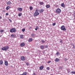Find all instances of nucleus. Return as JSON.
I'll use <instances>...</instances> for the list:
<instances>
[{"instance_id":"obj_5","label":"nucleus","mask_w":75,"mask_h":75,"mask_svg":"<svg viewBox=\"0 0 75 75\" xmlns=\"http://www.w3.org/2000/svg\"><path fill=\"white\" fill-rule=\"evenodd\" d=\"M39 14L40 13L38 12L37 11H35V13H34V16L37 17V16H38V15H39Z\"/></svg>"},{"instance_id":"obj_25","label":"nucleus","mask_w":75,"mask_h":75,"mask_svg":"<svg viewBox=\"0 0 75 75\" xmlns=\"http://www.w3.org/2000/svg\"><path fill=\"white\" fill-rule=\"evenodd\" d=\"M38 28H39V27H38V26H36V28L35 29V30H38Z\"/></svg>"},{"instance_id":"obj_10","label":"nucleus","mask_w":75,"mask_h":75,"mask_svg":"<svg viewBox=\"0 0 75 75\" xmlns=\"http://www.w3.org/2000/svg\"><path fill=\"white\" fill-rule=\"evenodd\" d=\"M4 64L6 66H8V62H7V61H5Z\"/></svg>"},{"instance_id":"obj_34","label":"nucleus","mask_w":75,"mask_h":75,"mask_svg":"<svg viewBox=\"0 0 75 75\" xmlns=\"http://www.w3.org/2000/svg\"><path fill=\"white\" fill-rule=\"evenodd\" d=\"M21 16V13H19L18 14V16H19V17H20V16Z\"/></svg>"},{"instance_id":"obj_50","label":"nucleus","mask_w":75,"mask_h":75,"mask_svg":"<svg viewBox=\"0 0 75 75\" xmlns=\"http://www.w3.org/2000/svg\"><path fill=\"white\" fill-rule=\"evenodd\" d=\"M70 71H68V72L69 73V72Z\"/></svg>"},{"instance_id":"obj_45","label":"nucleus","mask_w":75,"mask_h":75,"mask_svg":"<svg viewBox=\"0 0 75 75\" xmlns=\"http://www.w3.org/2000/svg\"><path fill=\"white\" fill-rule=\"evenodd\" d=\"M33 75H35V73H34L33 74Z\"/></svg>"},{"instance_id":"obj_39","label":"nucleus","mask_w":75,"mask_h":75,"mask_svg":"<svg viewBox=\"0 0 75 75\" xmlns=\"http://www.w3.org/2000/svg\"><path fill=\"white\" fill-rule=\"evenodd\" d=\"M29 29H31V28H32V27L31 26L29 27Z\"/></svg>"},{"instance_id":"obj_22","label":"nucleus","mask_w":75,"mask_h":75,"mask_svg":"<svg viewBox=\"0 0 75 75\" xmlns=\"http://www.w3.org/2000/svg\"><path fill=\"white\" fill-rule=\"evenodd\" d=\"M46 7L47 8H50V5H46Z\"/></svg>"},{"instance_id":"obj_4","label":"nucleus","mask_w":75,"mask_h":75,"mask_svg":"<svg viewBox=\"0 0 75 75\" xmlns=\"http://www.w3.org/2000/svg\"><path fill=\"white\" fill-rule=\"evenodd\" d=\"M56 13H60L61 12V9H60V8H58L56 11Z\"/></svg>"},{"instance_id":"obj_46","label":"nucleus","mask_w":75,"mask_h":75,"mask_svg":"<svg viewBox=\"0 0 75 75\" xmlns=\"http://www.w3.org/2000/svg\"><path fill=\"white\" fill-rule=\"evenodd\" d=\"M75 46H74V45H73V48H75Z\"/></svg>"},{"instance_id":"obj_44","label":"nucleus","mask_w":75,"mask_h":75,"mask_svg":"<svg viewBox=\"0 0 75 75\" xmlns=\"http://www.w3.org/2000/svg\"><path fill=\"white\" fill-rule=\"evenodd\" d=\"M2 18L1 17V16H0V19H1V18Z\"/></svg>"},{"instance_id":"obj_26","label":"nucleus","mask_w":75,"mask_h":75,"mask_svg":"<svg viewBox=\"0 0 75 75\" xmlns=\"http://www.w3.org/2000/svg\"><path fill=\"white\" fill-rule=\"evenodd\" d=\"M41 42H42V43H45V41L42 40H41Z\"/></svg>"},{"instance_id":"obj_7","label":"nucleus","mask_w":75,"mask_h":75,"mask_svg":"<svg viewBox=\"0 0 75 75\" xmlns=\"http://www.w3.org/2000/svg\"><path fill=\"white\" fill-rule=\"evenodd\" d=\"M17 10L19 11H23V8H18Z\"/></svg>"},{"instance_id":"obj_6","label":"nucleus","mask_w":75,"mask_h":75,"mask_svg":"<svg viewBox=\"0 0 75 75\" xmlns=\"http://www.w3.org/2000/svg\"><path fill=\"white\" fill-rule=\"evenodd\" d=\"M21 61H25V57L24 56H22L21 57Z\"/></svg>"},{"instance_id":"obj_52","label":"nucleus","mask_w":75,"mask_h":75,"mask_svg":"<svg viewBox=\"0 0 75 75\" xmlns=\"http://www.w3.org/2000/svg\"><path fill=\"white\" fill-rule=\"evenodd\" d=\"M66 60H67V59H66Z\"/></svg>"},{"instance_id":"obj_23","label":"nucleus","mask_w":75,"mask_h":75,"mask_svg":"<svg viewBox=\"0 0 75 75\" xmlns=\"http://www.w3.org/2000/svg\"><path fill=\"white\" fill-rule=\"evenodd\" d=\"M3 61L0 60V65H3Z\"/></svg>"},{"instance_id":"obj_8","label":"nucleus","mask_w":75,"mask_h":75,"mask_svg":"<svg viewBox=\"0 0 75 75\" xmlns=\"http://www.w3.org/2000/svg\"><path fill=\"white\" fill-rule=\"evenodd\" d=\"M40 47L42 50H44V46L43 45H40Z\"/></svg>"},{"instance_id":"obj_31","label":"nucleus","mask_w":75,"mask_h":75,"mask_svg":"<svg viewBox=\"0 0 75 75\" xmlns=\"http://www.w3.org/2000/svg\"><path fill=\"white\" fill-rule=\"evenodd\" d=\"M59 54V52H57L56 53L57 55H58V54Z\"/></svg>"},{"instance_id":"obj_17","label":"nucleus","mask_w":75,"mask_h":75,"mask_svg":"<svg viewBox=\"0 0 75 75\" xmlns=\"http://www.w3.org/2000/svg\"><path fill=\"white\" fill-rule=\"evenodd\" d=\"M44 10L42 9H40L39 10V11L40 12V13H43V12H44Z\"/></svg>"},{"instance_id":"obj_21","label":"nucleus","mask_w":75,"mask_h":75,"mask_svg":"<svg viewBox=\"0 0 75 75\" xmlns=\"http://www.w3.org/2000/svg\"><path fill=\"white\" fill-rule=\"evenodd\" d=\"M43 4H44L43 2H40L39 3V4H40V5H43Z\"/></svg>"},{"instance_id":"obj_51","label":"nucleus","mask_w":75,"mask_h":75,"mask_svg":"<svg viewBox=\"0 0 75 75\" xmlns=\"http://www.w3.org/2000/svg\"><path fill=\"white\" fill-rule=\"evenodd\" d=\"M51 75H52V74H51Z\"/></svg>"},{"instance_id":"obj_20","label":"nucleus","mask_w":75,"mask_h":75,"mask_svg":"<svg viewBox=\"0 0 75 75\" xmlns=\"http://www.w3.org/2000/svg\"><path fill=\"white\" fill-rule=\"evenodd\" d=\"M48 48V46L47 45H44V48Z\"/></svg>"},{"instance_id":"obj_2","label":"nucleus","mask_w":75,"mask_h":75,"mask_svg":"<svg viewBox=\"0 0 75 75\" xmlns=\"http://www.w3.org/2000/svg\"><path fill=\"white\" fill-rule=\"evenodd\" d=\"M10 33H16V29L15 28H12L10 30Z\"/></svg>"},{"instance_id":"obj_49","label":"nucleus","mask_w":75,"mask_h":75,"mask_svg":"<svg viewBox=\"0 0 75 75\" xmlns=\"http://www.w3.org/2000/svg\"><path fill=\"white\" fill-rule=\"evenodd\" d=\"M21 0L23 1V0Z\"/></svg>"},{"instance_id":"obj_29","label":"nucleus","mask_w":75,"mask_h":75,"mask_svg":"<svg viewBox=\"0 0 75 75\" xmlns=\"http://www.w3.org/2000/svg\"><path fill=\"white\" fill-rule=\"evenodd\" d=\"M70 73L71 74H75V71H71Z\"/></svg>"},{"instance_id":"obj_27","label":"nucleus","mask_w":75,"mask_h":75,"mask_svg":"<svg viewBox=\"0 0 75 75\" xmlns=\"http://www.w3.org/2000/svg\"><path fill=\"white\" fill-rule=\"evenodd\" d=\"M30 10H33V7H32V6H30Z\"/></svg>"},{"instance_id":"obj_19","label":"nucleus","mask_w":75,"mask_h":75,"mask_svg":"<svg viewBox=\"0 0 75 75\" xmlns=\"http://www.w3.org/2000/svg\"><path fill=\"white\" fill-rule=\"evenodd\" d=\"M11 7L8 6H7L6 7V10H8V9H9V8H10Z\"/></svg>"},{"instance_id":"obj_35","label":"nucleus","mask_w":75,"mask_h":75,"mask_svg":"<svg viewBox=\"0 0 75 75\" xmlns=\"http://www.w3.org/2000/svg\"><path fill=\"white\" fill-rule=\"evenodd\" d=\"M56 24V23H54L52 24V25L53 26L55 25Z\"/></svg>"},{"instance_id":"obj_9","label":"nucleus","mask_w":75,"mask_h":75,"mask_svg":"<svg viewBox=\"0 0 75 75\" xmlns=\"http://www.w3.org/2000/svg\"><path fill=\"white\" fill-rule=\"evenodd\" d=\"M44 69V66H41L40 67V70H42Z\"/></svg>"},{"instance_id":"obj_18","label":"nucleus","mask_w":75,"mask_h":75,"mask_svg":"<svg viewBox=\"0 0 75 75\" xmlns=\"http://www.w3.org/2000/svg\"><path fill=\"white\" fill-rule=\"evenodd\" d=\"M28 41L29 42H31L33 41V38H30L29 39Z\"/></svg>"},{"instance_id":"obj_37","label":"nucleus","mask_w":75,"mask_h":75,"mask_svg":"<svg viewBox=\"0 0 75 75\" xmlns=\"http://www.w3.org/2000/svg\"><path fill=\"white\" fill-rule=\"evenodd\" d=\"M59 68V69H62V67H60Z\"/></svg>"},{"instance_id":"obj_47","label":"nucleus","mask_w":75,"mask_h":75,"mask_svg":"<svg viewBox=\"0 0 75 75\" xmlns=\"http://www.w3.org/2000/svg\"><path fill=\"white\" fill-rule=\"evenodd\" d=\"M11 68H13V66H11Z\"/></svg>"},{"instance_id":"obj_40","label":"nucleus","mask_w":75,"mask_h":75,"mask_svg":"<svg viewBox=\"0 0 75 75\" xmlns=\"http://www.w3.org/2000/svg\"><path fill=\"white\" fill-rule=\"evenodd\" d=\"M51 62V61H48V62H47V63L48 64H50V63Z\"/></svg>"},{"instance_id":"obj_42","label":"nucleus","mask_w":75,"mask_h":75,"mask_svg":"<svg viewBox=\"0 0 75 75\" xmlns=\"http://www.w3.org/2000/svg\"><path fill=\"white\" fill-rule=\"evenodd\" d=\"M9 21H10V22H11H11H12V21H11V19H9Z\"/></svg>"},{"instance_id":"obj_15","label":"nucleus","mask_w":75,"mask_h":75,"mask_svg":"<svg viewBox=\"0 0 75 75\" xmlns=\"http://www.w3.org/2000/svg\"><path fill=\"white\" fill-rule=\"evenodd\" d=\"M20 38H21V39H23V38H24V35H20Z\"/></svg>"},{"instance_id":"obj_38","label":"nucleus","mask_w":75,"mask_h":75,"mask_svg":"<svg viewBox=\"0 0 75 75\" xmlns=\"http://www.w3.org/2000/svg\"><path fill=\"white\" fill-rule=\"evenodd\" d=\"M28 65H29V64H28V63H26V65H28Z\"/></svg>"},{"instance_id":"obj_32","label":"nucleus","mask_w":75,"mask_h":75,"mask_svg":"<svg viewBox=\"0 0 75 75\" xmlns=\"http://www.w3.org/2000/svg\"><path fill=\"white\" fill-rule=\"evenodd\" d=\"M47 70H50V67H48L47 68Z\"/></svg>"},{"instance_id":"obj_13","label":"nucleus","mask_w":75,"mask_h":75,"mask_svg":"<svg viewBox=\"0 0 75 75\" xmlns=\"http://www.w3.org/2000/svg\"><path fill=\"white\" fill-rule=\"evenodd\" d=\"M20 45L21 47H23V46H24V45H25V43L24 42L22 43Z\"/></svg>"},{"instance_id":"obj_28","label":"nucleus","mask_w":75,"mask_h":75,"mask_svg":"<svg viewBox=\"0 0 75 75\" xmlns=\"http://www.w3.org/2000/svg\"><path fill=\"white\" fill-rule=\"evenodd\" d=\"M4 32V30H0V33H3Z\"/></svg>"},{"instance_id":"obj_12","label":"nucleus","mask_w":75,"mask_h":75,"mask_svg":"<svg viewBox=\"0 0 75 75\" xmlns=\"http://www.w3.org/2000/svg\"><path fill=\"white\" fill-rule=\"evenodd\" d=\"M59 59L58 58H56L55 59V62H59L60 61Z\"/></svg>"},{"instance_id":"obj_16","label":"nucleus","mask_w":75,"mask_h":75,"mask_svg":"<svg viewBox=\"0 0 75 75\" xmlns=\"http://www.w3.org/2000/svg\"><path fill=\"white\" fill-rule=\"evenodd\" d=\"M31 35L32 37H34L35 36V35L34 33H32L31 34Z\"/></svg>"},{"instance_id":"obj_36","label":"nucleus","mask_w":75,"mask_h":75,"mask_svg":"<svg viewBox=\"0 0 75 75\" xmlns=\"http://www.w3.org/2000/svg\"><path fill=\"white\" fill-rule=\"evenodd\" d=\"M35 11H37V12H38V11H39V10H38V9H36L35 10Z\"/></svg>"},{"instance_id":"obj_33","label":"nucleus","mask_w":75,"mask_h":75,"mask_svg":"<svg viewBox=\"0 0 75 75\" xmlns=\"http://www.w3.org/2000/svg\"><path fill=\"white\" fill-rule=\"evenodd\" d=\"M25 29L24 28L23 29H22V31L23 32H24V31H25Z\"/></svg>"},{"instance_id":"obj_41","label":"nucleus","mask_w":75,"mask_h":75,"mask_svg":"<svg viewBox=\"0 0 75 75\" xmlns=\"http://www.w3.org/2000/svg\"><path fill=\"white\" fill-rule=\"evenodd\" d=\"M62 41H63L62 40H61L60 41V42H62Z\"/></svg>"},{"instance_id":"obj_14","label":"nucleus","mask_w":75,"mask_h":75,"mask_svg":"<svg viewBox=\"0 0 75 75\" xmlns=\"http://www.w3.org/2000/svg\"><path fill=\"white\" fill-rule=\"evenodd\" d=\"M61 7H63V8H64L65 4L64 3H63L61 4Z\"/></svg>"},{"instance_id":"obj_43","label":"nucleus","mask_w":75,"mask_h":75,"mask_svg":"<svg viewBox=\"0 0 75 75\" xmlns=\"http://www.w3.org/2000/svg\"><path fill=\"white\" fill-rule=\"evenodd\" d=\"M6 16H8V13H6Z\"/></svg>"},{"instance_id":"obj_48","label":"nucleus","mask_w":75,"mask_h":75,"mask_svg":"<svg viewBox=\"0 0 75 75\" xmlns=\"http://www.w3.org/2000/svg\"><path fill=\"white\" fill-rule=\"evenodd\" d=\"M74 16H75V13H74Z\"/></svg>"},{"instance_id":"obj_30","label":"nucleus","mask_w":75,"mask_h":75,"mask_svg":"<svg viewBox=\"0 0 75 75\" xmlns=\"http://www.w3.org/2000/svg\"><path fill=\"white\" fill-rule=\"evenodd\" d=\"M11 37H14V34L11 35Z\"/></svg>"},{"instance_id":"obj_11","label":"nucleus","mask_w":75,"mask_h":75,"mask_svg":"<svg viewBox=\"0 0 75 75\" xmlns=\"http://www.w3.org/2000/svg\"><path fill=\"white\" fill-rule=\"evenodd\" d=\"M11 4V2H10V1H8V2H7L6 4L7 5H10Z\"/></svg>"},{"instance_id":"obj_24","label":"nucleus","mask_w":75,"mask_h":75,"mask_svg":"<svg viewBox=\"0 0 75 75\" xmlns=\"http://www.w3.org/2000/svg\"><path fill=\"white\" fill-rule=\"evenodd\" d=\"M27 72H25L23 73V75H27Z\"/></svg>"},{"instance_id":"obj_3","label":"nucleus","mask_w":75,"mask_h":75,"mask_svg":"<svg viewBox=\"0 0 75 75\" xmlns=\"http://www.w3.org/2000/svg\"><path fill=\"white\" fill-rule=\"evenodd\" d=\"M61 30H62L63 31H65L66 30V28L65 27V26L63 25L61 27Z\"/></svg>"},{"instance_id":"obj_1","label":"nucleus","mask_w":75,"mask_h":75,"mask_svg":"<svg viewBox=\"0 0 75 75\" xmlns=\"http://www.w3.org/2000/svg\"><path fill=\"white\" fill-rule=\"evenodd\" d=\"M9 49V47L8 46L3 47L2 48L1 50L2 51H7Z\"/></svg>"}]
</instances>
